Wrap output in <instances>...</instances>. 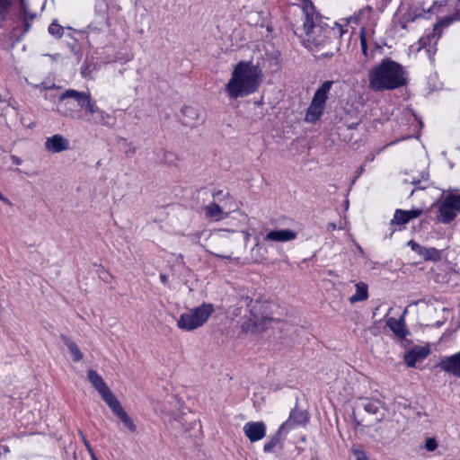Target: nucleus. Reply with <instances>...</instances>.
<instances>
[{"label":"nucleus","mask_w":460,"mask_h":460,"mask_svg":"<svg viewBox=\"0 0 460 460\" xmlns=\"http://www.w3.org/2000/svg\"><path fill=\"white\" fill-rule=\"evenodd\" d=\"M429 352L430 350L428 347H419L412 349L410 351H408L404 356L405 364L409 367H414L416 362L426 358L429 356Z\"/></svg>","instance_id":"obj_18"},{"label":"nucleus","mask_w":460,"mask_h":460,"mask_svg":"<svg viewBox=\"0 0 460 460\" xmlns=\"http://www.w3.org/2000/svg\"><path fill=\"white\" fill-rule=\"evenodd\" d=\"M448 5L454 7L455 11L450 15L439 19V21L434 24V27L438 29V31H442L443 28L448 27L455 21H460V18H458L457 15L458 13H460V3L455 2L453 4Z\"/></svg>","instance_id":"obj_24"},{"label":"nucleus","mask_w":460,"mask_h":460,"mask_svg":"<svg viewBox=\"0 0 460 460\" xmlns=\"http://www.w3.org/2000/svg\"><path fill=\"white\" fill-rule=\"evenodd\" d=\"M305 20L303 28L305 33V40L315 48H324L332 43H336L333 48L338 50V40L346 31L343 27L334 22L333 26H330L323 22L314 12L312 3L305 4L303 8Z\"/></svg>","instance_id":"obj_1"},{"label":"nucleus","mask_w":460,"mask_h":460,"mask_svg":"<svg viewBox=\"0 0 460 460\" xmlns=\"http://www.w3.org/2000/svg\"><path fill=\"white\" fill-rule=\"evenodd\" d=\"M60 339L67 347L74 361L78 362L83 359V353L75 341H73L68 336L65 334H61Z\"/></svg>","instance_id":"obj_26"},{"label":"nucleus","mask_w":460,"mask_h":460,"mask_svg":"<svg viewBox=\"0 0 460 460\" xmlns=\"http://www.w3.org/2000/svg\"><path fill=\"white\" fill-rule=\"evenodd\" d=\"M244 435L253 443L262 439L266 435V425L262 421H249L243 428Z\"/></svg>","instance_id":"obj_13"},{"label":"nucleus","mask_w":460,"mask_h":460,"mask_svg":"<svg viewBox=\"0 0 460 460\" xmlns=\"http://www.w3.org/2000/svg\"><path fill=\"white\" fill-rule=\"evenodd\" d=\"M109 4L106 0H96L94 4V18L87 26L89 32L99 33L110 27Z\"/></svg>","instance_id":"obj_7"},{"label":"nucleus","mask_w":460,"mask_h":460,"mask_svg":"<svg viewBox=\"0 0 460 460\" xmlns=\"http://www.w3.org/2000/svg\"><path fill=\"white\" fill-rule=\"evenodd\" d=\"M205 215L207 217L212 218L216 221L223 218V209L216 202H212L204 208Z\"/></svg>","instance_id":"obj_30"},{"label":"nucleus","mask_w":460,"mask_h":460,"mask_svg":"<svg viewBox=\"0 0 460 460\" xmlns=\"http://www.w3.org/2000/svg\"><path fill=\"white\" fill-rule=\"evenodd\" d=\"M394 231H395V229H392V232L390 234V237L394 234Z\"/></svg>","instance_id":"obj_56"},{"label":"nucleus","mask_w":460,"mask_h":460,"mask_svg":"<svg viewBox=\"0 0 460 460\" xmlns=\"http://www.w3.org/2000/svg\"><path fill=\"white\" fill-rule=\"evenodd\" d=\"M406 83L404 67L390 58H383L368 70V87L374 92L394 90Z\"/></svg>","instance_id":"obj_3"},{"label":"nucleus","mask_w":460,"mask_h":460,"mask_svg":"<svg viewBox=\"0 0 460 460\" xmlns=\"http://www.w3.org/2000/svg\"><path fill=\"white\" fill-rule=\"evenodd\" d=\"M402 212H405V210L402 209H396L394 214V217L390 222V226H395V225H405L409 222L408 217L403 216Z\"/></svg>","instance_id":"obj_34"},{"label":"nucleus","mask_w":460,"mask_h":460,"mask_svg":"<svg viewBox=\"0 0 460 460\" xmlns=\"http://www.w3.org/2000/svg\"><path fill=\"white\" fill-rule=\"evenodd\" d=\"M438 447V443L434 438H429L425 441V449L429 452H433Z\"/></svg>","instance_id":"obj_40"},{"label":"nucleus","mask_w":460,"mask_h":460,"mask_svg":"<svg viewBox=\"0 0 460 460\" xmlns=\"http://www.w3.org/2000/svg\"><path fill=\"white\" fill-rule=\"evenodd\" d=\"M352 417H353V420H352V422H353V424H354V427H355V428H358V427L361 426V421H360V420H358L357 419V417H356V413H355V411H353V412H352Z\"/></svg>","instance_id":"obj_44"},{"label":"nucleus","mask_w":460,"mask_h":460,"mask_svg":"<svg viewBox=\"0 0 460 460\" xmlns=\"http://www.w3.org/2000/svg\"><path fill=\"white\" fill-rule=\"evenodd\" d=\"M408 244L411 245L414 251H416V248H420V245H418L414 241H410Z\"/></svg>","instance_id":"obj_48"},{"label":"nucleus","mask_w":460,"mask_h":460,"mask_svg":"<svg viewBox=\"0 0 460 460\" xmlns=\"http://www.w3.org/2000/svg\"><path fill=\"white\" fill-rule=\"evenodd\" d=\"M400 25H401L402 29L405 30L407 28L406 23L404 22H400Z\"/></svg>","instance_id":"obj_53"},{"label":"nucleus","mask_w":460,"mask_h":460,"mask_svg":"<svg viewBox=\"0 0 460 460\" xmlns=\"http://www.w3.org/2000/svg\"><path fill=\"white\" fill-rule=\"evenodd\" d=\"M386 326L400 339H405L409 331L405 327L404 314L400 319L390 317L386 320Z\"/></svg>","instance_id":"obj_19"},{"label":"nucleus","mask_w":460,"mask_h":460,"mask_svg":"<svg viewBox=\"0 0 460 460\" xmlns=\"http://www.w3.org/2000/svg\"><path fill=\"white\" fill-rule=\"evenodd\" d=\"M13 0H0V28L4 24L7 20Z\"/></svg>","instance_id":"obj_31"},{"label":"nucleus","mask_w":460,"mask_h":460,"mask_svg":"<svg viewBox=\"0 0 460 460\" xmlns=\"http://www.w3.org/2000/svg\"><path fill=\"white\" fill-rule=\"evenodd\" d=\"M159 279L163 284L167 285L169 278L166 274L161 273Z\"/></svg>","instance_id":"obj_45"},{"label":"nucleus","mask_w":460,"mask_h":460,"mask_svg":"<svg viewBox=\"0 0 460 460\" xmlns=\"http://www.w3.org/2000/svg\"><path fill=\"white\" fill-rule=\"evenodd\" d=\"M66 96L73 97L77 105L84 111V119L83 121L106 127H111L114 124L115 119L95 104L89 93L70 91Z\"/></svg>","instance_id":"obj_4"},{"label":"nucleus","mask_w":460,"mask_h":460,"mask_svg":"<svg viewBox=\"0 0 460 460\" xmlns=\"http://www.w3.org/2000/svg\"><path fill=\"white\" fill-rule=\"evenodd\" d=\"M280 427L278 431L270 438V439L263 446V452L266 454L275 453L277 450H280L282 448L281 443V432Z\"/></svg>","instance_id":"obj_25"},{"label":"nucleus","mask_w":460,"mask_h":460,"mask_svg":"<svg viewBox=\"0 0 460 460\" xmlns=\"http://www.w3.org/2000/svg\"><path fill=\"white\" fill-rule=\"evenodd\" d=\"M12 158L15 164H18V165L21 164L22 161L19 157L13 155Z\"/></svg>","instance_id":"obj_50"},{"label":"nucleus","mask_w":460,"mask_h":460,"mask_svg":"<svg viewBox=\"0 0 460 460\" xmlns=\"http://www.w3.org/2000/svg\"><path fill=\"white\" fill-rule=\"evenodd\" d=\"M423 255L426 260H437L439 258V252L435 248L426 249L425 253Z\"/></svg>","instance_id":"obj_37"},{"label":"nucleus","mask_w":460,"mask_h":460,"mask_svg":"<svg viewBox=\"0 0 460 460\" xmlns=\"http://www.w3.org/2000/svg\"><path fill=\"white\" fill-rule=\"evenodd\" d=\"M261 71L266 69L269 73H277L281 69V58L279 55H266L261 63Z\"/></svg>","instance_id":"obj_21"},{"label":"nucleus","mask_w":460,"mask_h":460,"mask_svg":"<svg viewBox=\"0 0 460 460\" xmlns=\"http://www.w3.org/2000/svg\"><path fill=\"white\" fill-rule=\"evenodd\" d=\"M75 91L74 89L66 90L58 98L57 110L59 114L64 117L69 118L75 120H84V116L82 112V109H75V102H76L73 97L66 96L70 92Z\"/></svg>","instance_id":"obj_8"},{"label":"nucleus","mask_w":460,"mask_h":460,"mask_svg":"<svg viewBox=\"0 0 460 460\" xmlns=\"http://www.w3.org/2000/svg\"><path fill=\"white\" fill-rule=\"evenodd\" d=\"M181 122L183 125L194 128L197 127L199 122V114L197 109L185 106L181 109Z\"/></svg>","instance_id":"obj_20"},{"label":"nucleus","mask_w":460,"mask_h":460,"mask_svg":"<svg viewBox=\"0 0 460 460\" xmlns=\"http://www.w3.org/2000/svg\"><path fill=\"white\" fill-rule=\"evenodd\" d=\"M83 441H84V444L85 445V447L90 450L91 449V447H90V444L89 442L87 441L85 436L84 435V433L82 431L79 432Z\"/></svg>","instance_id":"obj_46"},{"label":"nucleus","mask_w":460,"mask_h":460,"mask_svg":"<svg viewBox=\"0 0 460 460\" xmlns=\"http://www.w3.org/2000/svg\"><path fill=\"white\" fill-rule=\"evenodd\" d=\"M0 200L3 201L5 205H7L9 207L13 206V203L11 202V200L9 199H7L6 197H4L2 193L0 194Z\"/></svg>","instance_id":"obj_43"},{"label":"nucleus","mask_w":460,"mask_h":460,"mask_svg":"<svg viewBox=\"0 0 460 460\" xmlns=\"http://www.w3.org/2000/svg\"><path fill=\"white\" fill-rule=\"evenodd\" d=\"M322 56H323L324 58L332 57V56H333V51H332V50H331V51L323 52V53L322 54Z\"/></svg>","instance_id":"obj_49"},{"label":"nucleus","mask_w":460,"mask_h":460,"mask_svg":"<svg viewBox=\"0 0 460 460\" xmlns=\"http://www.w3.org/2000/svg\"><path fill=\"white\" fill-rule=\"evenodd\" d=\"M456 203H457V211L460 212V194L456 195Z\"/></svg>","instance_id":"obj_51"},{"label":"nucleus","mask_w":460,"mask_h":460,"mask_svg":"<svg viewBox=\"0 0 460 460\" xmlns=\"http://www.w3.org/2000/svg\"><path fill=\"white\" fill-rule=\"evenodd\" d=\"M19 14L22 16L21 22L24 27L22 31V35H23L30 30V20L31 21L35 18V14L29 12L26 0H20Z\"/></svg>","instance_id":"obj_23"},{"label":"nucleus","mask_w":460,"mask_h":460,"mask_svg":"<svg viewBox=\"0 0 460 460\" xmlns=\"http://www.w3.org/2000/svg\"><path fill=\"white\" fill-rule=\"evenodd\" d=\"M350 450L356 460H369L366 451L363 449L359 447H352Z\"/></svg>","instance_id":"obj_36"},{"label":"nucleus","mask_w":460,"mask_h":460,"mask_svg":"<svg viewBox=\"0 0 460 460\" xmlns=\"http://www.w3.org/2000/svg\"><path fill=\"white\" fill-rule=\"evenodd\" d=\"M252 252L259 253L256 256L255 261L261 262L263 260H265V253L267 252V250L262 248L258 242L255 243V245L252 249Z\"/></svg>","instance_id":"obj_35"},{"label":"nucleus","mask_w":460,"mask_h":460,"mask_svg":"<svg viewBox=\"0 0 460 460\" xmlns=\"http://www.w3.org/2000/svg\"><path fill=\"white\" fill-rule=\"evenodd\" d=\"M261 62L240 61L234 67L231 78L226 84L229 97L237 99L255 93L262 82Z\"/></svg>","instance_id":"obj_2"},{"label":"nucleus","mask_w":460,"mask_h":460,"mask_svg":"<svg viewBox=\"0 0 460 460\" xmlns=\"http://www.w3.org/2000/svg\"><path fill=\"white\" fill-rule=\"evenodd\" d=\"M361 406L369 414L376 415L383 406V402L378 399L359 398Z\"/></svg>","instance_id":"obj_27"},{"label":"nucleus","mask_w":460,"mask_h":460,"mask_svg":"<svg viewBox=\"0 0 460 460\" xmlns=\"http://www.w3.org/2000/svg\"><path fill=\"white\" fill-rule=\"evenodd\" d=\"M333 84V81H324L321 86L315 91L312 102L325 106L328 99V93Z\"/></svg>","instance_id":"obj_22"},{"label":"nucleus","mask_w":460,"mask_h":460,"mask_svg":"<svg viewBox=\"0 0 460 460\" xmlns=\"http://www.w3.org/2000/svg\"><path fill=\"white\" fill-rule=\"evenodd\" d=\"M338 228V226H336L335 223H329L328 226H327V230L328 231H334Z\"/></svg>","instance_id":"obj_47"},{"label":"nucleus","mask_w":460,"mask_h":460,"mask_svg":"<svg viewBox=\"0 0 460 460\" xmlns=\"http://www.w3.org/2000/svg\"><path fill=\"white\" fill-rule=\"evenodd\" d=\"M457 203L455 194H449L438 205V220L443 224L451 223L456 217Z\"/></svg>","instance_id":"obj_9"},{"label":"nucleus","mask_w":460,"mask_h":460,"mask_svg":"<svg viewBox=\"0 0 460 460\" xmlns=\"http://www.w3.org/2000/svg\"><path fill=\"white\" fill-rule=\"evenodd\" d=\"M229 195V192H224L222 190H216L212 193L214 199H217L218 201H222L223 199H227Z\"/></svg>","instance_id":"obj_41"},{"label":"nucleus","mask_w":460,"mask_h":460,"mask_svg":"<svg viewBox=\"0 0 460 460\" xmlns=\"http://www.w3.org/2000/svg\"><path fill=\"white\" fill-rule=\"evenodd\" d=\"M87 378L92 385L98 391L107 405L116 399V396L110 390L102 377L95 370H88Z\"/></svg>","instance_id":"obj_10"},{"label":"nucleus","mask_w":460,"mask_h":460,"mask_svg":"<svg viewBox=\"0 0 460 460\" xmlns=\"http://www.w3.org/2000/svg\"><path fill=\"white\" fill-rule=\"evenodd\" d=\"M112 412L120 419L122 423L131 431L135 432L137 430V427L133 421V420L127 414L123 407L121 406L119 400L116 398L111 403L108 404Z\"/></svg>","instance_id":"obj_16"},{"label":"nucleus","mask_w":460,"mask_h":460,"mask_svg":"<svg viewBox=\"0 0 460 460\" xmlns=\"http://www.w3.org/2000/svg\"><path fill=\"white\" fill-rule=\"evenodd\" d=\"M403 216L407 217L409 221L414 218L419 217L422 214L421 209H411V210H405V212H402Z\"/></svg>","instance_id":"obj_38"},{"label":"nucleus","mask_w":460,"mask_h":460,"mask_svg":"<svg viewBox=\"0 0 460 460\" xmlns=\"http://www.w3.org/2000/svg\"><path fill=\"white\" fill-rule=\"evenodd\" d=\"M70 27L65 28L58 23L57 20H54L48 28L49 33L56 39H60L64 33L65 30H70Z\"/></svg>","instance_id":"obj_32"},{"label":"nucleus","mask_w":460,"mask_h":460,"mask_svg":"<svg viewBox=\"0 0 460 460\" xmlns=\"http://www.w3.org/2000/svg\"><path fill=\"white\" fill-rule=\"evenodd\" d=\"M441 35L442 31H438V29L433 26V29L428 30L419 40L420 48L426 49L429 53H435L436 46Z\"/></svg>","instance_id":"obj_14"},{"label":"nucleus","mask_w":460,"mask_h":460,"mask_svg":"<svg viewBox=\"0 0 460 460\" xmlns=\"http://www.w3.org/2000/svg\"><path fill=\"white\" fill-rule=\"evenodd\" d=\"M45 148L53 154L60 153L69 149V141L62 135L56 134L46 139Z\"/></svg>","instance_id":"obj_15"},{"label":"nucleus","mask_w":460,"mask_h":460,"mask_svg":"<svg viewBox=\"0 0 460 460\" xmlns=\"http://www.w3.org/2000/svg\"><path fill=\"white\" fill-rule=\"evenodd\" d=\"M436 367L446 373L460 378V351L451 356L441 358Z\"/></svg>","instance_id":"obj_12"},{"label":"nucleus","mask_w":460,"mask_h":460,"mask_svg":"<svg viewBox=\"0 0 460 460\" xmlns=\"http://www.w3.org/2000/svg\"><path fill=\"white\" fill-rule=\"evenodd\" d=\"M13 35L16 36V31H18V28L17 27H13Z\"/></svg>","instance_id":"obj_55"},{"label":"nucleus","mask_w":460,"mask_h":460,"mask_svg":"<svg viewBox=\"0 0 460 460\" xmlns=\"http://www.w3.org/2000/svg\"><path fill=\"white\" fill-rule=\"evenodd\" d=\"M412 185L415 186V189L411 190V196L413 194L415 190H425L429 187V173L422 172L421 179H412L411 181Z\"/></svg>","instance_id":"obj_33"},{"label":"nucleus","mask_w":460,"mask_h":460,"mask_svg":"<svg viewBox=\"0 0 460 460\" xmlns=\"http://www.w3.org/2000/svg\"><path fill=\"white\" fill-rule=\"evenodd\" d=\"M323 109V105L311 102L305 114V120L308 122H315L322 116Z\"/></svg>","instance_id":"obj_28"},{"label":"nucleus","mask_w":460,"mask_h":460,"mask_svg":"<svg viewBox=\"0 0 460 460\" xmlns=\"http://www.w3.org/2000/svg\"><path fill=\"white\" fill-rule=\"evenodd\" d=\"M215 312L213 304L203 303L180 315L177 327L185 332H191L201 327Z\"/></svg>","instance_id":"obj_5"},{"label":"nucleus","mask_w":460,"mask_h":460,"mask_svg":"<svg viewBox=\"0 0 460 460\" xmlns=\"http://www.w3.org/2000/svg\"><path fill=\"white\" fill-rule=\"evenodd\" d=\"M374 158H375V155H371L370 156H367V162H372V161L374 160Z\"/></svg>","instance_id":"obj_52"},{"label":"nucleus","mask_w":460,"mask_h":460,"mask_svg":"<svg viewBox=\"0 0 460 460\" xmlns=\"http://www.w3.org/2000/svg\"><path fill=\"white\" fill-rule=\"evenodd\" d=\"M10 452L9 447L6 445H0V456L6 455Z\"/></svg>","instance_id":"obj_42"},{"label":"nucleus","mask_w":460,"mask_h":460,"mask_svg":"<svg viewBox=\"0 0 460 460\" xmlns=\"http://www.w3.org/2000/svg\"><path fill=\"white\" fill-rule=\"evenodd\" d=\"M368 298V288L367 285L364 282H358L356 284V293L352 295L349 300L351 304L365 301Z\"/></svg>","instance_id":"obj_29"},{"label":"nucleus","mask_w":460,"mask_h":460,"mask_svg":"<svg viewBox=\"0 0 460 460\" xmlns=\"http://www.w3.org/2000/svg\"><path fill=\"white\" fill-rule=\"evenodd\" d=\"M248 301L247 308L250 312V316L243 322L242 331L245 332L257 333L261 332L270 318L265 314L268 305L265 302L261 300H253L246 297Z\"/></svg>","instance_id":"obj_6"},{"label":"nucleus","mask_w":460,"mask_h":460,"mask_svg":"<svg viewBox=\"0 0 460 460\" xmlns=\"http://www.w3.org/2000/svg\"><path fill=\"white\" fill-rule=\"evenodd\" d=\"M360 47L365 57H367V40L364 31L360 32Z\"/></svg>","instance_id":"obj_39"},{"label":"nucleus","mask_w":460,"mask_h":460,"mask_svg":"<svg viewBox=\"0 0 460 460\" xmlns=\"http://www.w3.org/2000/svg\"><path fill=\"white\" fill-rule=\"evenodd\" d=\"M383 417H384V414L382 415L381 418H378L377 420L380 421L383 419Z\"/></svg>","instance_id":"obj_57"},{"label":"nucleus","mask_w":460,"mask_h":460,"mask_svg":"<svg viewBox=\"0 0 460 460\" xmlns=\"http://www.w3.org/2000/svg\"><path fill=\"white\" fill-rule=\"evenodd\" d=\"M364 171V168L363 166H361L359 169H358V176L360 175Z\"/></svg>","instance_id":"obj_54"},{"label":"nucleus","mask_w":460,"mask_h":460,"mask_svg":"<svg viewBox=\"0 0 460 460\" xmlns=\"http://www.w3.org/2000/svg\"><path fill=\"white\" fill-rule=\"evenodd\" d=\"M296 235L297 234L290 229L272 230L264 236V241L284 243L296 239Z\"/></svg>","instance_id":"obj_17"},{"label":"nucleus","mask_w":460,"mask_h":460,"mask_svg":"<svg viewBox=\"0 0 460 460\" xmlns=\"http://www.w3.org/2000/svg\"><path fill=\"white\" fill-rule=\"evenodd\" d=\"M308 421V412L296 406L291 410L288 419L280 425V430L288 431L297 426H305Z\"/></svg>","instance_id":"obj_11"}]
</instances>
